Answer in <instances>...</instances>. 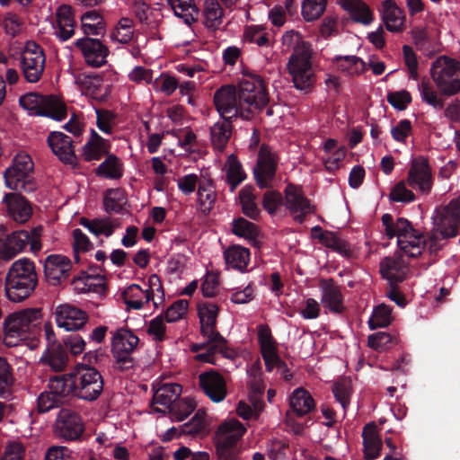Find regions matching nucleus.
I'll list each match as a JSON object with an SVG mask.
<instances>
[{"instance_id": "49530a36", "label": "nucleus", "mask_w": 460, "mask_h": 460, "mask_svg": "<svg viewBox=\"0 0 460 460\" xmlns=\"http://www.w3.org/2000/svg\"><path fill=\"white\" fill-rule=\"evenodd\" d=\"M333 62L337 64L339 70L348 75H358L365 72L366 63L357 56H336Z\"/></svg>"}, {"instance_id": "69168bd1", "label": "nucleus", "mask_w": 460, "mask_h": 460, "mask_svg": "<svg viewBox=\"0 0 460 460\" xmlns=\"http://www.w3.org/2000/svg\"><path fill=\"white\" fill-rule=\"evenodd\" d=\"M283 197L277 190H267L263 195L262 207L269 214L273 215L277 212L279 206L283 203Z\"/></svg>"}, {"instance_id": "c03bdc74", "label": "nucleus", "mask_w": 460, "mask_h": 460, "mask_svg": "<svg viewBox=\"0 0 460 460\" xmlns=\"http://www.w3.org/2000/svg\"><path fill=\"white\" fill-rule=\"evenodd\" d=\"M82 31L85 35H102L104 33L105 22L96 10L84 13L81 16Z\"/></svg>"}, {"instance_id": "9b49d317", "label": "nucleus", "mask_w": 460, "mask_h": 460, "mask_svg": "<svg viewBox=\"0 0 460 460\" xmlns=\"http://www.w3.org/2000/svg\"><path fill=\"white\" fill-rule=\"evenodd\" d=\"M139 342L138 337L130 330L118 329L111 339V352L119 370L124 372L135 366V359L131 356Z\"/></svg>"}, {"instance_id": "5701e85b", "label": "nucleus", "mask_w": 460, "mask_h": 460, "mask_svg": "<svg viewBox=\"0 0 460 460\" xmlns=\"http://www.w3.org/2000/svg\"><path fill=\"white\" fill-rule=\"evenodd\" d=\"M199 383L204 394L214 402H222L227 394L225 378L214 369L201 373Z\"/></svg>"}, {"instance_id": "774afa93", "label": "nucleus", "mask_w": 460, "mask_h": 460, "mask_svg": "<svg viewBox=\"0 0 460 460\" xmlns=\"http://www.w3.org/2000/svg\"><path fill=\"white\" fill-rule=\"evenodd\" d=\"M412 133V125L410 119L400 120L391 128V135L394 140L400 143H405L406 138Z\"/></svg>"}, {"instance_id": "680f3d73", "label": "nucleus", "mask_w": 460, "mask_h": 460, "mask_svg": "<svg viewBox=\"0 0 460 460\" xmlns=\"http://www.w3.org/2000/svg\"><path fill=\"white\" fill-rule=\"evenodd\" d=\"M389 199L394 202L411 203L415 200V195L406 188L404 181H399L392 188Z\"/></svg>"}, {"instance_id": "ea45409f", "label": "nucleus", "mask_w": 460, "mask_h": 460, "mask_svg": "<svg viewBox=\"0 0 460 460\" xmlns=\"http://www.w3.org/2000/svg\"><path fill=\"white\" fill-rule=\"evenodd\" d=\"M181 391V385L179 384H164L155 392L153 402L165 406L170 411L171 407L178 402Z\"/></svg>"}, {"instance_id": "f03ea898", "label": "nucleus", "mask_w": 460, "mask_h": 460, "mask_svg": "<svg viewBox=\"0 0 460 460\" xmlns=\"http://www.w3.org/2000/svg\"><path fill=\"white\" fill-rule=\"evenodd\" d=\"M282 44L288 50L293 49L288 62V69L294 86L301 91H309L315 83L310 43L303 40L299 31L291 30L282 35Z\"/></svg>"}, {"instance_id": "4c0bfd02", "label": "nucleus", "mask_w": 460, "mask_h": 460, "mask_svg": "<svg viewBox=\"0 0 460 460\" xmlns=\"http://www.w3.org/2000/svg\"><path fill=\"white\" fill-rule=\"evenodd\" d=\"M202 14L205 27L216 31L223 23L225 12L217 0H204Z\"/></svg>"}, {"instance_id": "8fccbe9b", "label": "nucleus", "mask_w": 460, "mask_h": 460, "mask_svg": "<svg viewBox=\"0 0 460 460\" xmlns=\"http://www.w3.org/2000/svg\"><path fill=\"white\" fill-rule=\"evenodd\" d=\"M13 367L5 358L0 357V397L9 398L13 392Z\"/></svg>"}, {"instance_id": "a19ab883", "label": "nucleus", "mask_w": 460, "mask_h": 460, "mask_svg": "<svg viewBox=\"0 0 460 460\" xmlns=\"http://www.w3.org/2000/svg\"><path fill=\"white\" fill-rule=\"evenodd\" d=\"M289 406L297 417H303L314 409V401L304 388H296L289 398Z\"/></svg>"}, {"instance_id": "20e7f679", "label": "nucleus", "mask_w": 460, "mask_h": 460, "mask_svg": "<svg viewBox=\"0 0 460 460\" xmlns=\"http://www.w3.org/2000/svg\"><path fill=\"white\" fill-rule=\"evenodd\" d=\"M246 432L245 426L236 419L222 422L215 434V449L217 460H243L240 439Z\"/></svg>"}, {"instance_id": "6e6d98bb", "label": "nucleus", "mask_w": 460, "mask_h": 460, "mask_svg": "<svg viewBox=\"0 0 460 460\" xmlns=\"http://www.w3.org/2000/svg\"><path fill=\"white\" fill-rule=\"evenodd\" d=\"M243 38L247 42L257 44L259 47L270 46V34L261 26H247L243 32Z\"/></svg>"}, {"instance_id": "f3484780", "label": "nucleus", "mask_w": 460, "mask_h": 460, "mask_svg": "<svg viewBox=\"0 0 460 460\" xmlns=\"http://www.w3.org/2000/svg\"><path fill=\"white\" fill-rule=\"evenodd\" d=\"M214 104L220 115V118L237 119L242 117L248 119L249 114L243 111V106L238 100L236 87L224 85L216 91L214 94Z\"/></svg>"}, {"instance_id": "bb28decb", "label": "nucleus", "mask_w": 460, "mask_h": 460, "mask_svg": "<svg viewBox=\"0 0 460 460\" xmlns=\"http://www.w3.org/2000/svg\"><path fill=\"white\" fill-rule=\"evenodd\" d=\"M75 371L49 376L48 387L53 394L62 401L67 397H75Z\"/></svg>"}, {"instance_id": "e433bc0d", "label": "nucleus", "mask_w": 460, "mask_h": 460, "mask_svg": "<svg viewBox=\"0 0 460 460\" xmlns=\"http://www.w3.org/2000/svg\"><path fill=\"white\" fill-rule=\"evenodd\" d=\"M153 290H143L139 285L132 284L123 292L122 297L128 309H141L144 304L148 303L153 298Z\"/></svg>"}, {"instance_id": "603ef678", "label": "nucleus", "mask_w": 460, "mask_h": 460, "mask_svg": "<svg viewBox=\"0 0 460 460\" xmlns=\"http://www.w3.org/2000/svg\"><path fill=\"white\" fill-rule=\"evenodd\" d=\"M49 366L55 371H62L67 363L68 354L63 345H56L48 349L46 358Z\"/></svg>"}, {"instance_id": "cd10ccee", "label": "nucleus", "mask_w": 460, "mask_h": 460, "mask_svg": "<svg viewBox=\"0 0 460 460\" xmlns=\"http://www.w3.org/2000/svg\"><path fill=\"white\" fill-rule=\"evenodd\" d=\"M322 304L332 313L341 314L344 311L343 297L341 288L334 284L332 279L321 281Z\"/></svg>"}, {"instance_id": "4d7b16f0", "label": "nucleus", "mask_w": 460, "mask_h": 460, "mask_svg": "<svg viewBox=\"0 0 460 460\" xmlns=\"http://www.w3.org/2000/svg\"><path fill=\"white\" fill-rule=\"evenodd\" d=\"M326 8V0H304L302 15L306 22L317 20Z\"/></svg>"}, {"instance_id": "a18cd8bd", "label": "nucleus", "mask_w": 460, "mask_h": 460, "mask_svg": "<svg viewBox=\"0 0 460 460\" xmlns=\"http://www.w3.org/2000/svg\"><path fill=\"white\" fill-rule=\"evenodd\" d=\"M318 239L325 247L332 249L343 257L350 258L352 256L349 243L346 240L340 238L334 232L325 231L324 234L318 235Z\"/></svg>"}, {"instance_id": "f704fd0d", "label": "nucleus", "mask_w": 460, "mask_h": 460, "mask_svg": "<svg viewBox=\"0 0 460 460\" xmlns=\"http://www.w3.org/2000/svg\"><path fill=\"white\" fill-rule=\"evenodd\" d=\"M224 259L227 267L243 272L249 264L250 251L243 246L233 244L225 250Z\"/></svg>"}, {"instance_id": "1a4fd4ad", "label": "nucleus", "mask_w": 460, "mask_h": 460, "mask_svg": "<svg viewBox=\"0 0 460 460\" xmlns=\"http://www.w3.org/2000/svg\"><path fill=\"white\" fill-rule=\"evenodd\" d=\"M431 78L440 94L452 96L460 92V63L447 58L437 59L430 68Z\"/></svg>"}, {"instance_id": "7ed1b4c3", "label": "nucleus", "mask_w": 460, "mask_h": 460, "mask_svg": "<svg viewBox=\"0 0 460 460\" xmlns=\"http://www.w3.org/2000/svg\"><path fill=\"white\" fill-rule=\"evenodd\" d=\"M38 283L34 262L28 258L15 261L5 278V293L9 300L22 302L31 296Z\"/></svg>"}, {"instance_id": "052dcab7", "label": "nucleus", "mask_w": 460, "mask_h": 460, "mask_svg": "<svg viewBox=\"0 0 460 460\" xmlns=\"http://www.w3.org/2000/svg\"><path fill=\"white\" fill-rule=\"evenodd\" d=\"M189 302L185 299H179L173 302L165 311L164 316L168 323H175L182 319L187 314Z\"/></svg>"}, {"instance_id": "b1692460", "label": "nucleus", "mask_w": 460, "mask_h": 460, "mask_svg": "<svg viewBox=\"0 0 460 460\" xmlns=\"http://www.w3.org/2000/svg\"><path fill=\"white\" fill-rule=\"evenodd\" d=\"M48 145L58 159L66 164H74L76 156L73 147L72 138L59 131L50 132L48 136Z\"/></svg>"}, {"instance_id": "c9c22d12", "label": "nucleus", "mask_w": 460, "mask_h": 460, "mask_svg": "<svg viewBox=\"0 0 460 460\" xmlns=\"http://www.w3.org/2000/svg\"><path fill=\"white\" fill-rule=\"evenodd\" d=\"M198 205L200 211L205 215H208L217 200V190L214 181L211 179L200 180L198 187Z\"/></svg>"}, {"instance_id": "412c9836", "label": "nucleus", "mask_w": 460, "mask_h": 460, "mask_svg": "<svg viewBox=\"0 0 460 460\" xmlns=\"http://www.w3.org/2000/svg\"><path fill=\"white\" fill-rule=\"evenodd\" d=\"M408 184L418 188L423 194H428L432 188V173L427 158L420 156L414 159L408 172Z\"/></svg>"}, {"instance_id": "2eb2a0df", "label": "nucleus", "mask_w": 460, "mask_h": 460, "mask_svg": "<svg viewBox=\"0 0 460 460\" xmlns=\"http://www.w3.org/2000/svg\"><path fill=\"white\" fill-rule=\"evenodd\" d=\"M21 67L28 82L36 83L40 79L45 67V55L43 49L35 41L25 44L21 54Z\"/></svg>"}, {"instance_id": "dca6fc26", "label": "nucleus", "mask_w": 460, "mask_h": 460, "mask_svg": "<svg viewBox=\"0 0 460 460\" xmlns=\"http://www.w3.org/2000/svg\"><path fill=\"white\" fill-rule=\"evenodd\" d=\"M278 160L271 148L265 144L260 147L257 162L253 168V175L257 186L263 189L272 188L276 177Z\"/></svg>"}, {"instance_id": "423d86ee", "label": "nucleus", "mask_w": 460, "mask_h": 460, "mask_svg": "<svg viewBox=\"0 0 460 460\" xmlns=\"http://www.w3.org/2000/svg\"><path fill=\"white\" fill-rule=\"evenodd\" d=\"M460 228V197L451 199L438 214L437 228L429 235V252L437 255L443 248L442 240L456 237Z\"/></svg>"}, {"instance_id": "0e129e2a", "label": "nucleus", "mask_w": 460, "mask_h": 460, "mask_svg": "<svg viewBox=\"0 0 460 460\" xmlns=\"http://www.w3.org/2000/svg\"><path fill=\"white\" fill-rule=\"evenodd\" d=\"M386 99L389 104L398 111L406 110L407 106L411 102V95L406 90L389 92Z\"/></svg>"}, {"instance_id": "6e6552de", "label": "nucleus", "mask_w": 460, "mask_h": 460, "mask_svg": "<svg viewBox=\"0 0 460 460\" xmlns=\"http://www.w3.org/2000/svg\"><path fill=\"white\" fill-rule=\"evenodd\" d=\"M19 103L31 115L48 117L57 121H61L67 116L66 104L54 95L29 93L20 97Z\"/></svg>"}, {"instance_id": "864d4df0", "label": "nucleus", "mask_w": 460, "mask_h": 460, "mask_svg": "<svg viewBox=\"0 0 460 460\" xmlns=\"http://www.w3.org/2000/svg\"><path fill=\"white\" fill-rule=\"evenodd\" d=\"M392 309L384 304L375 307L373 314L368 321L371 330L384 328L388 326L392 321Z\"/></svg>"}, {"instance_id": "e2e57ef3", "label": "nucleus", "mask_w": 460, "mask_h": 460, "mask_svg": "<svg viewBox=\"0 0 460 460\" xmlns=\"http://www.w3.org/2000/svg\"><path fill=\"white\" fill-rule=\"evenodd\" d=\"M394 337L385 332H377L368 336L367 344L376 350H385L394 342Z\"/></svg>"}, {"instance_id": "c85d7f7f", "label": "nucleus", "mask_w": 460, "mask_h": 460, "mask_svg": "<svg viewBox=\"0 0 460 460\" xmlns=\"http://www.w3.org/2000/svg\"><path fill=\"white\" fill-rule=\"evenodd\" d=\"M338 4L354 22L368 25L374 20L372 10L362 0H338Z\"/></svg>"}, {"instance_id": "c756f323", "label": "nucleus", "mask_w": 460, "mask_h": 460, "mask_svg": "<svg viewBox=\"0 0 460 460\" xmlns=\"http://www.w3.org/2000/svg\"><path fill=\"white\" fill-rule=\"evenodd\" d=\"M382 224L385 226V232L389 239L397 236V243L402 242L404 237L412 236V233L415 230L411 223L404 218L398 217L396 222L394 223L392 215L385 213L382 216Z\"/></svg>"}, {"instance_id": "39448f33", "label": "nucleus", "mask_w": 460, "mask_h": 460, "mask_svg": "<svg viewBox=\"0 0 460 460\" xmlns=\"http://www.w3.org/2000/svg\"><path fill=\"white\" fill-rule=\"evenodd\" d=\"M41 317L39 308H28L9 314L2 323L4 342L7 347H16L21 341L29 339Z\"/></svg>"}, {"instance_id": "5fc2aeb1", "label": "nucleus", "mask_w": 460, "mask_h": 460, "mask_svg": "<svg viewBox=\"0 0 460 460\" xmlns=\"http://www.w3.org/2000/svg\"><path fill=\"white\" fill-rule=\"evenodd\" d=\"M133 21L128 17H122L111 34V39L122 44L128 43L133 37Z\"/></svg>"}, {"instance_id": "0eeeda50", "label": "nucleus", "mask_w": 460, "mask_h": 460, "mask_svg": "<svg viewBox=\"0 0 460 460\" xmlns=\"http://www.w3.org/2000/svg\"><path fill=\"white\" fill-rule=\"evenodd\" d=\"M238 100L249 118L255 111H260L269 102V95L262 78L258 75H249L243 78L236 88Z\"/></svg>"}, {"instance_id": "4468645a", "label": "nucleus", "mask_w": 460, "mask_h": 460, "mask_svg": "<svg viewBox=\"0 0 460 460\" xmlns=\"http://www.w3.org/2000/svg\"><path fill=\"white\" fill-rule=\"evenodd\" d=\"M43 231L41 226L31 228L30 231L25 229L15 230L4 239L7 259L13 258L18 252H21L29 244L32 252H39L42 245L40 236Z\"/></svg>"}, {"instance_id": "ddd939ff", "label": "nucleus", "mask_w": 460, "mask_h": 460, "mask_svg": "<svg viewBox=\"0 0 460 460\" xmlns=\"http://www.w3.org/2000/svg\"><path fill=\"white\" fill-rule=\"evenodd\" d=\"M53 431L63 441H78L84 432V424L78 412L63 408L58 413Z\"/></svg>"}, {"instance_id": "f8f14e48", "label": "nucleus", "mask_w": 460, "mask_h": 460, "mask_svg": "<svg viewBox=\"0 0 460 460\" xmlns=\"http://www.w3.org/2000/svg\"><path fill=\"white\" fill-rule=\"evenodd\" d=\"M75 398L77 399L94 402L103 391V377L93 367L78 365L75 369Z\"/></svg>"}, {"instance_id": "79ce46f5", "label": "nucleus", "mask_w": 460, "mask_h": 460, "mask_svg": "<svg viewBox=\"0 0 460 460\" xmlns=\"http://www.w3.org/2000/svg\"><path fill=\"white\" fill-rule=\"evenodd\" d=\"M127 196L123 189H108L103 194V208L109 213L119 214L127 204Z\"/></svg>"}, {"instance_id": "393cba45", "label": "nucleus", "mask_w": 460, "mask_h": 460, "mask_svg": "<svg viewBox=\"0 0 460 460\" xmlns=\"http://www.w3.org/2000/svg\"><path fill=\"white\" fill-rule=\"evenodd\" d=\"M3 203L6 207L8 215L18 223H25L32 214L31 203L21 193H5Z\"/></svg>"}, {"instance_id": "aec40b11", "label": "nucleus", "mask_w": 460, "mask_h": 460, "mask_svg": "<svg viewBox=\"0 0 460 460\" xmlns=\"http://www.w3.org/2000/svg\"><path fill=\"white\" fill-rule=\"evenodd\" d=\"M81 50L85 63L92 67H101L106 64L110 54L109 48L99 39L84 37L75 42Z\"/></svg>"}, {"instance_id": "37998d69", "label": "nucleus", "mask_w": 460, "mask_h": 460, "mask_svg": "<svg viewBox=\"0 0 460 460\" xmlns=\"http://www.w3.org/2000/svg\"><path fill=\"white\" fill-rule=\"evenodd\" d=\"M253 191L252 186H244L239 191V199L243 213L249 218L257 220L260 217L261 210L256 203V196Z\"/></svg>"}, {"instance_id": "58836bf2", "label": "nucleus", "mask_w": 460, "mask_h": 460, "mask_svg": "<svg viewBox=\"0 0 460 460\" xmlns=\"http://www.w3.org/2000/svg\"><path fill=\"white\" fill-rule=\"evenodd\" d=\"M167 2L175 16L181 18L187 25H191L198 21L199 9L194 0H167Z\"/></svg>"}, {"instance_id": "3c124183", "label": "nucleus", "mask_w": 460, "mask_h": 460, "mask_svg": "<svg viewBox=\"0 0 460 460\" xmlns=\"http://www.w3.org/2000/svg\"><path fill=\"white\" fill-rule=\"evenodd\" d=\"M232 225V231L237 236L243 237L253 242L259 235L257 226L243 217L234 219Z\"/></svg>"}, {"instance_id": "2f4dec72", "label": "nucleus", "mask_w": 460, "mask_h": 460, "mask_svg": "<svg viewBox=\"0 0 460 460\" xmlns=\"http://www.w3.org/2000/svg\"><path fill=\"white\" fill-rule=\"evenodd\" d=\"M381 14L387 31L399 32L403 30V11L397 6L394 0H385L382 3Z\"/></svg>"}, {"instance_id": "bf43d9fd", "label": "nucleus", "mask_w": 460, "mask_h": 460, "mask_svg": "<svg viewBox=\"0 0 460 460\" xmlns=\"http://www.w3.org/2000/svg\"><path fill=\"white\" fill-rule=\"evenodd\" d=\"M196 403L192 399H181L171 407L169 411L173 418L181 421L188 418L195 410Z\"/></svg>"}, {"instance_id": "338daca9", "label": "nucleus", "mask_w": 460, "mask_h": 460, "mask_svg": "<svg viewBox=\"0 0 460 460\" xmlns=\"http://www.w3.org/2000/svg\"><path fill=\"white\" fill-rule=\"evenodd\" d=\"M64 348L74 356H77L85 349L84 340L77 333H72L63 338Z\"/></svg>"}, {"instance_id": "9d476101", "label": "nucleus", "mask_w": 460, "mask_h": 460, "mask_svg": "<svg viewBox=\"0 0 460 460\" xmlns=\"http://www.w3.org/2000/svg\"><path fill=\"white\" fill-rule=\"evenodd\" d=\"M33 163L29 155H17L12 166L4 172V182L7 188L17 191L31 193L37 189L32 177Z\"/></svg>"}, {"instance_id": "473e14b6", "label": "nucleus", "mask_w": 460, "mask_h": 460, "mask_svg": "<svg viewBox=\"0 0 460 460\" xmlns=\"http://www.w3.org/2000/svg\"><path fill=\"white\" fill-rule=\"evenodd\" d=\"M234 119L221 118L210 127V140L214 148L219 151L225 149L232 136Z\"/></svg>"}, {"instance_id": "7c9ffc66", "label": "nucleus", "mask_w": 460, "mask_h": 460, "mask_svg": "<svg viewBox=\"0 0 460 460\" xmlns=\"http://www.w3.org/2000/svg\"><path fill=\"white\" fill-rule=\"evenodd\" d=\"M364 457L366 460H374L380 455L383 444L377 433V426L375 422L367 423L362 430Z\"/></svg>"}, {"instance_id": "13d9d810", "label": "nucleus", "mask_w": 460, "mask_h": 460, "mask_svg": "<svg viewBox=\"0 0 460 460\" xmlns=\"http://www.w3.org/2000/svg\"><path fill=\"white\" fill-rule=\"evenodd\" d=\"M419 91L422 102L432 106L436 110H441L444 108V100L438 96L437 92L433 89L428 81L422 80V82L419 84Z\"/></svg>"}, {"instance_id": "f257e3e1", "label": "nucleus", "mask_w": 460, "mask_h": 460, "mask_svg": "<svg viewBox=\"0 0 460 460\" xmlns=\"http://www.w3.org/2000/svg\"><path fill=\"white\" fill-rule=\"evenodd\" d=\"M197 309L200 334L205 341L190 344V350L197 353L194 359L217 365V355L220 354L223 358L234 360L237 358V352L229 346L228 341L217 330L218 305L211 302H200Z\"/></svg>"}, {"instance_id": "a211bd4d", "label": "nucleus", "mask_w": 460, "mask_h": 460, "mask_svg": "<svg viewBox=\"0 0 460 460\" xmlns=\"http://www.w3.org/2000/svg\"><path fill=\"white\" fill-rule=\"evenodd\" d=\"M53 316L57 325L67 332L82 329L89 320L85 311L70 304L58 305L53 312Z\"/></svg>"}, {"instance_id": "6ab92c4d", "label": "nucleus", "mask_w": 460, "mask_h": 460, "mask_svg": "<svg viewBox=\"0 0 460 460\" xmlns=\"http://www.w3.org/2000/svg\"><path fill=\"white\" fill-rule=\"evenodd\" d=\"M43 267L47 282L52 286H58L68 279L72 261L65 255L50 254L44 260Z\"/></svg>"}, {"instance_id": "de8ad7c7", "label": "nucleus", "mask_w": 460, "mask_h": 460, "mask_svg": "<svg viewBox=\"0 0 460 460\" xmlns=\"http://www.w3.org/2000/svg\"><path fill=\"white\" fill-rule=\"evenodd\" d=\"M246 178V174L239 160L234 155L228 156L226 163V181L233 192Z\"/></svg>"}, {"instance_id": "4be33fe9", "label": "nucleus", "mask_w": 460, "mask_h": 460, "mask_svg": "<svg viewBox=\"0 0 460 460\" xmlns=\"http://www.w3.org/2000/svg\"><path fill=\"white\" fill-rule=\"evenodd\" d=\"M285 204L294 216V220L302 224L306 215L314 212V207L296 186L288 184L285 190Z\"/></svg>"}, {"instance_id": "72a5a7b5", "label": "nucleus", "mask_w": 460, "mask_h": 460, "mask_svg": "<svg viewBox=\"0 0 460 460\" xmlns=\"http://www.w3.org/2000/svg\"><path fill=\"white\" fill-rule=\"evenodd\" d=\"M56 18L58 22V37L66 41L69 40L75 33V18L74 10L68 4L60 5L56 12Z\"/></svg>"}, {"instance_id": "09e8293b", "label": "nucleus", "mask_w": 460, "mask_h": 460, "mask_svg": "<svg viewBox=\"0 0 460 460\" xmlns=\"http://www.w3.org/2000/svg\"><path fill=\"white\" fill-rule=\"evenodd\" d=\"M95 174L106 179H119L122 176V169L119 159L109 154L105 160L96 168Z\"/></svg>"}, {"instance_id": "a878e982", "label": "nucleus", "mask_w": 460, "mask_h": 460, "mask_svg": "<svg viewBox=\"0 0 460 460\" xmlns=\"http://www.w3.org/2000/svg\"><path fill=\"white\" fill-rule=\"evenodd\" d=\"M380 272L391 284L402 282L407 273L403 256L395 252L393 256L383 259L380 262Z\"/></svg>"}]
</instances>
